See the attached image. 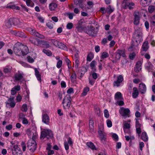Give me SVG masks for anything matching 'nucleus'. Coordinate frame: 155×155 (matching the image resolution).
Wrapping results in <instances>:
<instances>
[{
	"mask_svg": "<svg viewBox=\"0 0 155 155\" xmlns=\"http://www.w3.org/2000/svg\"><path fill=\"white\" fill-rule=\"evenodd\" d=\"M117 52L119 54L120 56H122L123 57L125 58L126 57L124 50L118 49L117 51Z\"/></svg>",
	"mask_w": 155,
	"mask_h": 155,
	"instance_id": "2f4dec72",
	"label": "nucleus"
},
{
	"mask_svg": "<svg viewBox=\"0 0 155 155\" xmlns=\"http://www.w3.org/2000/svg\"><path fill=\"white\" fill-rule=\"evenodd\" d=\"M22 123L24 124H27L28 123V121L27 119L25 117H23Z\"/></svg>",
	"mask_w": 155,
	"mask_h": 155,
	"instance_id": "e2e57ef3",
	"label": "nucleus"
},
{
	"mask_svg": "<svg viewBox=\"0 0 155 155\" xmlns=\"http://www.w3.org/2000/svg\"><path fill=\"white\" fill-rule=\"evenodd\" d=\"M73 25L71 22L68 23L67 25L66 28L68 29H71L73 27Z\"/></svg>",
	"mask_w": 155,
	"mask_h": 155,
	"instance_id": "3c124183",
	"label": "nucleus"
},
{
	"mask_svg": "<svg viewBox=\"0 0 155 155\" xmlns=\"http://www.w3.org/2000/svg\"><path fill=\"white\" fill-rule=\"evenodd\" d=\"M141 138L144 142H147L148 140V137L147 133L145 132H143L141 135Z\"/></svg>",
	"mask_w": 155,
	"mask_h": 155,
	"instance_id": "4be33fe9",
	"label": "nucleus"
},
{
	"mask_svg": "<svg viewBox=\"0 0 155 155\" xmlns=\"http://www.w3.org/2000/svg\"><path fill=\"white\" fill-rule=\"evenodd\" d=\"M133 92L132 94V96L133 98H136L138 96L139 92L136 87H134L133 88Z\"/></svg>",
	"mask_w": 155,
	"mask_h": 155,
	"instance_id": "a211bd4d",
	"label": "nucleus"
},
{
	"mask_svg": "<svg viewBox=\"0 0 155 155\" xmlns=\"http://www.w3.org/2000/svg\"><path fill=\"white\" fill-rule=\"evenodd\" d=\"M66 15L68 16L69 18L70 19H72L73 18V16H74V14L72 13H67Z\"/></svg>",
	"mask_w": 155,
	"mask_h": 155,
	"instance_id": "8fccbe9b",
	"label": "nucleus"
},
{
	"mask_svg": "<svg viewBox=\"0 0 155 155\" xmlns=\"http://www.w3.org/2000/svg\"><path fill=\"white\" fill-rule=\"evenodd\" d=\"M98 132L100 136L101 140H105L106 139V136L105 134V133H104L101 130H99Z\"/></svg>",
	"mask_w": 155,
	"mask_h": 155,
	"instance_id": "5701e85b",
	"label": "nucleus"
},
{
	"mask_svg": "<svg viewBox=\"0 0 155 155\" xmlns=\"http://www.w3.org/2000/svg\"><path fill=\"white\" fill-rule=\"evenodd\" d=\"M104 115L105 117L108 118L109 117V114L107 110L105 109L104 110Z\"/></svg>",
	"mask_w": 155,
	"mask_h": 155,
	"instance_id": "bf43d9fd",
	"label": "nucleus"
},
{
	"mask_svg": "<svg viewBox=\"0 0 155 155\" xmlns=\"http://www.w3.org/2000/svg\"><path fill=\"white\" fill-rule=\"evenodd\" d=\"M148 10H155V2L153 3V5L150 6Z\"/></svg>",
	"mask_w": 155,
	"mask_h": 155,
	"instance_id": "774afa93",
	"label": "nucleus"
},
{
	"mask_svg": "<svg viewBox=\"0 0 155 155\" xmlns=\"http://www.w3.org/2000/svg\"><path fill=\"white\" fill-rule=\"evenodd\" d=\"M146 68L149 72H150L153 70V66L150 63H148L146 66Z\"/></svg>",
	"mask_w": 155,
	"mask_h": 155,
	"instance_id": "c9c22d12",
	"label": "nucleus"
},
{
	"mask_svg": "<svg viewBox=\"0 0 155 155\" xmlns=\"http://www.w3.org/2000/svg\"><path fill=\"white\" fill-rule=\"evenodd\" d=\"M142 63L141 61H138L136 63V64L134 68V71L136 72H138L141 69V66Z\"/></svg>",
	"mask_w": 155,
	"mask_h": 155,
	"instance_id": "aec40b11",
	"label": "nucleus"
},
{
	"mask_svg": "<svg viewBox=\"0 0 155 155\" xmlns=\"http://www.w3.org/2000/svg\"><path fill=\"white\" fill-rule=\"evenodd\" d=\"M21 150L20 147L17 145L14 146L12 150L13 155H21Z\"/></svg>",
	"mask_w": 155,
	"mask_h": 155,
	"instance_id": "f8f14e48",
	"label": "nucleus"
},
{
	"mask_svg": "<svg viewBox=\"0 0 155 155\" xmlns=\"http://www.w3.org/2000/svg\"><path fill=\"white\" fill-rule=\"evenodd\" d=\"M87 5L88 9H90L93 7V3L92 2L89 1L87 3Z\"/></svg>",
	"mask_w": 155,
	"mask_h": 155,
	"instance_id": "5fc2aeb1",
	"label": "nucleus"
},
{
	"mask_svg": "<svg viewBox=\"0 0 155 155\" xmlns=\"http://www.w3.org/2000/svg\"><path fill=\"white\" fill-rule=\"evenodd\" d=\"M14 97H10L8 100V102L7 104H8L11 107H14L15 105V103L14 101Z\"/></svg>",
	"mask_w": 155,
	"mask_h": 155,
	"instance_id": "f3484780",
	"label": "nucleus"
},
{
	"mask_svg": "<svg viewBox=\"0 0 155 155\" xmlns=\"http://www.w3.org/2000/svg\"><path fill=\"white\" fill-rule=\"evenodd\" d=\"M149 48V46L148 45V41H145L143 43L142 45V50L144 51H147L148 49Z\"/></svg>",
	"mask_w": 155,
	"mask_h": 155,
	"instance_id": "b1692460",
	"label": "nucleus"
},
{
	"mask_svg": "<svg viewBox=\"0 0 155 155\" xmlns=\"http://www.w3.org/2000/svg\"><path fill=\"white\" fill-rule=\"evenodd\" d=\"M13 50L15 54L18 56L26 55L28 52V47L19 42L15 44Z\"/></svg>",
	"mask_w": 155,
	"mask_h": 155,
	"instance_id": "f257e3e1",
	"label": "nucleus"
},
{
	"mask_svg": "<svg viewBox=\"0 0 155 155\" xmlns=\"http://www.w3.org/2000/svg\"><path fill=\"white\" fill-rule=\"evenodd\" d=\"M135 120H136L135 125L136 128H140L141 125L138 121V119L136 118Z\"/></svg>",
	"mask_w": 155,
	"mask_h": 155,
	"instance_id": "49530a36",
	"label": "nucleus"
},
{
	"mask_svg": "<svg viewBox=\"0 0 155 155\" xmlns=\"http://www.w3.org/2000/svg\"><path fill=\"white\" fill-rule=\"evenodd\" d=\"M152 0H140V4L143 6L148 5L151 2Z\"/></svg>",
	"mask_w": 155,
	"mask_h": 155,
	"instance_id": "412c9836",
	"label": "nucleus"
},
{
	"mask_svg": "<svg viewBox=\"0 0 155 155\" xmlns=\"http://www.w3.org/2000/svg\"><path fill=\"white\" fill-rule=\"evenodd\" d=\"M51 145L49 144V155L53 154L54 153V151L53 150H50L51 148Z\"/></svg>",
	"mask_w": 155,
	"mask_h": 155,
	"instance_id": "052dcab7",
	"label": "nucleus"
},
{
	"mask_svg": "<svg viewBox=\"0 0 155 155\" xmlns=\"http://www.w3.org/2000/svg\"><path fill=\"white\" fill-rule=\"evenodd\" d=\"M62 64V61L59 60L57 63L56 66L58 68H60L61 67Z\"/></svg>",
	"mask_w": 155,
	"mask_h": 155,
	"instance_id": "4d7b16f0",
	"label": "nucleus"
},
{
	"mask_svg": "<svg viewBox=\"0 0 155 155\" xmlns=\"http://www.w3.org/2000/svg\"><path fill=\"white\" fill-rule=\"evenodd\" d=\"M94 124L93 120L92 119H90L89 122V129L90 132L93 131L94 130Z\"/></svg>",
	"mask_w": 155,
	"mask_h": 155,
	"instance_id": "cd10ccee",
	"label": "nucleus"
},
{
	"mask_svg": "<svg viewBox=\"0 0 155 155\" xmlns=\"http://www.w3.org/2000/svg\"><path fill=\"white\" fill-rule=\"evenodd\" d=\"M97 64V62L94 60H93L91 61L90 63V67L91 69L94 72L96 71V68L95 65Z\"/></svg>",
	"mask_w": 155,
	"mask_h": 155,
	"instance_id": "a878e982",
	"label": "nucleus"
},
{
	"mask_svg": "<svg viewBox=\"0 0 155 155\" xmlns=\"http://www.w3.org/2000/svg\"><path fill=\"white\" fill-rule=\"evenodd\" d=\"M136 54L135 53L133 52L131 53H130L129 54V58L131 60H133L134 58L135 57Z\"/></svg>",
	"mask_w": 155,
	"mask_h": 155,
	"instance_id": "864d4df0",
	"label": "nucleus"
},
{
	"mask_svg": "<svg viewBox=\"0 0 155 155\" xmlns=\"http://www.w3.org/2000/svg\"><path fill=\"white\" fill-rule=\"evenodd\" d=\"M89 90V87H85L84 88L83 90V92L82 93V95L83 96L86 95Z\"/></svg>",
	"mask_w": 155,
	"mask_h": 155,
	"instance_id": "79ce46f5",
	"label": "nucleus"
},
{
	"mask_svg": "<svg viewBox=\"0 0 155 155\" xmlns=\"http://www.w3.org/2000/svg\"><path fill=\"white\" fill-rule=\"evenodd\" d=\"M21 145L22 148V150L23 151H25L26 148V144L25 143L22 141L21 143Z\"/></svg>",
	"mask_w": 155,
	"mask_h": 155,
	"instance_id": "09e8293b",
	"label": "nucleus"
},
{
	"mask_svg": "<svg viewBox=\"0 0 155 155\" xmlns=\"http://www.w3.org/2000/svg\"><path fill=\"white\" fill-rule=\"evenodd\" d=\"M112 137L116 141H117L118 140V136L116 134H113Z\"/></svg>",
	"mask_w": 155,
	"mask_h": 155,
	"instance_id": "69168bd1",
	"label": "nucleus"
},
{
	"mask_svg": "<svg viewBox=\"0 0 155 155\" xmlns=\"http://www.w3.org/2000/svg\"><path fill=\"white\" fill-rule=\"evenodd\" d=\"M23 74L19 72L15 75V81H20L23 79Z\"/></svg>",
	"mask_w": 155,
	"mask_h": 155,
	"instance_id": "4468645a",
	"label": "nucleus"
},
{
	"mask_svg": "<svg viewBox=\"0 0 155 155\" xmlns=\"http://www.w3.org/2000/svg\"><path fill=\"white\" fill-rule=\"evenodd\" d=\"M139 90L141 94H145L146 91L145 85L143 83L140 84L139 85Z\"/></svg>",
	"mask_w": 155,
	"mask_h": 155,
	"instance_id": "ddd939ff",
	"label": "nucleus"
},
{
	"mask_svg": "<svg viewBox=\"0 0 155 155\" xmlns=\"http://www.w3.org/2000/svg\"><path fill=\"white\" fill-rule=\"evenodd\" d=\"M56 47H58L60 49L63 50L67 48V47L64 44L62 43L59 41Z\"/></svg>",
	"mask_w": 155,
	"mask_h": 155,
	"instance_id": "bb28decb",
	"label": "nucleus"
},
{
	"mask_svg": "<svg viewBox=\"0 0 155 155\" xmlns=\"http://www.w3.org/2000/svg\"><path fill=\"white\" fill-rule=\"evenodd\" d=\"M123 8L124 9H138L136 8V6L132 2L129 3L127 0H124L122 4Z\"/></svg>",
	"mask_w": 155,
	"mask_h": 155,
	"instance_id": "423d86ee",
	"label": "nucleus"
},
{
	"mask_svg": "<svg viewBox=\"0 0 155 155\" xmlns=\"http://www.w3.org/2000/svg\"><path fill=\"white\" fill-rule=\"evenodd\" d=\"M12 70V67L10 66L6 67L4 70V71L5 73H7L11 72Z\"/></svg>",
	"mask_w": 155,
	"mask_h": 155,
	"instance_id": "a19ab883",
	"label": "nucleus"
},
{
	"mask_svg": "<svg viewBox=\"0 0 155 155\" xmlns=\"http://www.w3.org/2000/svg\"><path fill=\"white\" fill-rule=\"evenodd\" d=\"M58 5L55 3L53 2L49 5V8L50 10H54L57 7Z\"/></svg>",
	"mask_w": 155,
	"mask_h": 155,
	"instance_id": "473e14b6",
	"label": "nucleus"
},
{
	"mask_svg": "<svg viewBox=\"0 0 155 155\" xmlns=\"http://www.w3.org/2000/svg\"><path fill=\"white\" fill-rule=\"evenodd\" d=\"M13 88H14V90H16V91H19L20 90L21 87L20 85H17L16 86H15Z\"/></svg>",
	"mask_w": 155,
	"mask_h": 155,
	"instance_id": "338daca9",
	"label": "nucleus"
},
{
	"mask_svg": "<svg viewBox=\"0 0 155 155\" xmlns=\"http://www.w3.org/2000/svg\"><path fill=\"white\" fill-rule=\"evenodd\" d=\"M94 58V55L92 53H89L87 57V60L88 61H91Z\"/></svg>",
	"mask_w": 155,
	"mask_h": 155,
	"instance_id": "4c0bfd02",
	"label": "nucleus"
},
{
	"mask_svg": "<svg viewBox=\"0 0 155 155\" xmlns=\"http://www.w3.org/2000/svg\"><path fill=\"white\" fill-rule=\"evenodd\" d=\"M71 96L69 94H67L63 99L62 104L64 109H68L70 106Z\"/></svg>",
	"mask_w": 155,
	"mask_h": 155,
	"instance_id": "39448f33",
	"label": "nucleus"
},
{
	"mask_svg": "<svg viewBox=\"0 0 155 155\" xmlns=\"http://www.w3.org/2000/svg\"><path fill=\"white\" fill-rule=\"evenodd\" d=\"M135 31L133 35V37L136 40V41L137 42L138 41L140 42L141 39L142 37V29L140 28H134Z\"/></svg>",
	"mask_w": 155,
	"mask_h": 155,
	"instance_id": "20e7f679",
	"label": "nucleus"
},
{
	"mask_svg": "<svg viewBox=\"0 0 155 155\" xmlns=\"http://www.w3.org/2000/svg\"><path fill=\"white\" fill-rule=\"evenodd\" d=\"M48 134V129H44L41 132L40 137L41 139L43 140Z\"/></svg>",
	"mask_w": 155,
	"mask_h": 155,
	"instance_id": "6ab92c4d",
	"label": "nucleus"
},
{
	"mask_svg": "<svg viewBox=\"0 0 155 155\" xmlns=\"http://www.w3.org/2000/svg\"><path fill=\"white\" fill-rule=\"evenodd\" d=\"M13 25L12 23V18H10L6 22V26L8 28H10L12 25Z\"/></svg>",
	"mask_w": 155,
	"mask_h": 155,
	"instance_id": "c756f323",
	"label": "nucleus"
},
{
	"mask_svg": "<svg viewBox=\"0 0 155 155\" xmlns=\"http://www.w3.org/2000/svg\"><path fill=\"white\" fill-rule=\"evenodd\" d=\"M81 71L82 72L81 74H84L85 72L87 71V70L85 67H83L81 68Z\"/></svg>",
	"mask_w": 155,
	"mask_h": 155,
	"instance_id": "13d9d810",
	"label": "nucleus"
},
{
	"mask_svg": "<svg viewBox=\"0 0 155 155\" xmlns=\"http://www.w3.org/2000/svg\"><path fill=\"white\" fill-rule=\"evenodd\" d=\"M27 30L29 31L30 33L32 35L37 37L40 38H44L45 37L43 35L40 34L37 32L35 30L31 28H27Z\"/></svg>",
	"mask_w": 155,
	"mask_h": 155,
	"instance_id": "1a4fd4ad",
	"label": "nucleus"
},
{
	"mask_svg": "<svg viewBox=\"0 0 155 155\" xmlns=\"http://www.w3.org/2000/svg\"><path fill=\"white\" fill-rule=\"evenodd\" d=\"M124 129H129L130 128V124L128 123H125L124 125Z\"/></svg>",
	"mask_w": 155,
	"mask_h": 155,
	"instance_id": "680f3d73",
	"label": "nucleus"
},
{
	"mask_svg": "<svg viewBox=\"0 0 155 155\" xmlns=\"http://www.w3.org/2000/svg\"><path fill=\"white\" fill-rule=\"evenodd\" d=\"M123 77L121 75H119L117 78V80L114 81L113 84L114 86L119 87L123 81Z\"/></svg>",
	"mask_w": 155,
	"mask_h": 155,
	"instance_id": "9d476101",
	"label": "nucleus"
},
{
	"mask_svg": "<svg viewBox=\"0 0 155 155\" xmlns=\"http://www.w3.org/2000/svg\"><path fill=\"white\" fill-rule=\"evenodd\" d=\"M109 57V54L106 52H104L102 53L101 55V59H104V58H107Z\"/></svg>",
	"mask_w": 155,
	"mask_h": 155,
	"instance_id": "58836bf2",
	"label": "nucleus"
},
{
	"mask_svg": "<svg viewBox=\"0 0 155 155\" xmlns=\"http://www.w3.org/2000/svg\"><path fill=\"white\" fill-rule=\"evenodd\" d=\"M27 58L28 61V62H29L30 63H32L34 62V60L33 59V58H32L30 56H28L27 57Z\"/></svg>",
	"mask_w": 155,
	"mask_h": 155,
	"instance_id": "6e6d98bb",
	"label": "nucleus"
},
{
	"mask_svg": "<svg viewBox=\"0 0 155 155\" xmlns=\"http://www.w3.org/2000/svg\"><path fill=\"white\" fill-rule=\"evenodd\" d=\"M21 110L22 111L26 112L27 110V105L26 104H23L21 107Z\"/></svg>",
	"mask_w": 155,
	"mask_h": 155,
	"instance_id": "603ef678",
	"label": "nucleus"
},
{
	"mask_svg": "<svg viewBox=\"0 0 155 155\" xmlns=\"http://www.w3.org/2000/svg\"><path fill=\"white\" fill-rule=\"evenodd\" d=\"M13 33L15 36L20 37H23L24 36V34L23 32L17 31H13Z\"/></svg>",
	"mask_w": 155,
	"mask_h": 155,
	"instance_id": "c85d7f7f",
	"label": "nucleus"
},
{
	"mask_svg": "<svg viewBox=\"0 0 155 155\" xmlns=\"http://www.w3.org/2000/svg\"><path fill=\"white\" fill-rule=\"evenodd\" d=\"M133 15L134 17V25H138L140 23V17L139 13V12H135L134 13Z\"/></svg>",
	"mask_w": 155,
	"mask_h": 155,
	"instance_id": "9b49d317",
	"label": "nucleus"
},
{
	"mask_svg": "<svg viewBox=\"0 0 155 155\" xmlns=\"http://www.w3.org/2000/svg\"><path fill=\"white\" fill-rule=\"evenodd\" d=\"M150 22L153 26H155V15H153L151 17Z\"/></svg>",
	"mask_w": 155,
	"mask_h": 155,
	"instance_id": "de8ad7c7",
	"label": "nucleus"
},
{
	"mask_svg": "<svg viewBox=\"0 0 155 155\" xmlns=\"http://www.w3.org/2000/svg\"><path fill=\"white\" fill-rule=\"evenodd\" d=\"M26 2L27 5L28 6L33 7L34 6V4L30 0H24Z\"/></svg>",
	"mask_w": 155,
	"mask_h": 155,
	"instance_id": "ea45409f",
	"label": "nucleus"
},
{
	"mask_svg": "<svg viewBox=\"0 0 155 155\" xmlns=\"http://www.w3.org/2000/svg\"><path fill=\"white\" fill-rule=\"evenodd\" d=\"M84 0H74V2L75 4L81 8L83 9L84 7V4L83 3Z\"/></svg>",
	"mask_w": 155,
	"mask_h": 155,
	"instance_id": "dca6fc26",
	"label": "nucleus"
},
{
	"mask_svg": "<svg viewBox=\"0 0 155 155\" xmlns=\"http://www.w3.org/2000/svg\"><path fill=\"white\" fill-rule=\"evenodd\" d=\"M35 75L38 81H40L41 80V75L39 74V72L37 68L35 69Z\"/></svg>",
	"mask_w": 155,
	"mask_h": 155,
	"instance_id": "f704fd0d",
	"label": "nucleus"
},
{
	"mask_svg": "<svg viewBox=\"0 0 155 155\" xmlns=\"http://www.w3.org/2000/svg\"><path fill=\"white\" fill-rule=\"evenodd\" d=\"M29 40L30 42L35 45L40 46L45 45L46 46V48L48 46L47 42L40 40L38 39L31 37L29 39Z\"/></svg>",
	"mask_w": 155,
	"mask_h": 155,
	"instance_id": "7ed1b4c3",
	"label": "nucleus"
},
{
	"mask_svg": "<svg viewBox=\"0 0 155 155\" xmlns=\"http://www.w3.org/2000/svg\"><path fill=\"white\" fill-rule=\"evenodd\" d=\"M50 41V44H52L56 46L58 42V41L54 39H51Z\"/></svg>",
	"mask_w": 155,
	"mask_h": 155,
	"instance_id": "a18cd8bd",
	"label": "nucleus"
},
{
	"mask_svg": "<svg viewBox=\"0 0 155 155\" xmlns=\"http://www.w3.org/2000/svg\"><path fill=\"white\" fill-rule=\"evenodd\" d=\"M86 144L87 146L91 149L92 150H97V148L93 143L91 142H87Z\"/></svg>",
	"mask_w": 155,
	"mask_h": 155,
	"instance_id": "393cba45",
	"label": "nucleus"
},
{
	"mask_svg": "<svg viewBox=\"0 0 155 155\" xmlns=\"http://www.w3.org/2000/svg\"><path fill=\"white\" fill-rule=\"evenodd\" d=\"M85 31V32L89 35L94 36V34H97V33L99 29L97 27L94 28L92 26H91Z\"/></svg>",
	"mask_w": 155,
	"mask_h": 155,
	"instance_id": "0eeeda50",
	"label": "nucleus"
},
{
	"mask_svg": "<svg viewBox=\"0 0 155 155\" xmlns=\"http://www.w3.org/2000/svg\"><path fill=\"white\" fill-rule=\"evenodd\" d=\"M122 97V94L119 92H117L115 95V99L116 100H118L121 99Z\"/></svg>",
	"mask_w": 155,
	"mask_h": 155,
	"instance_id": "e433bc0d",
	"label": "nucleus"
},
{
	"mask_svg": "<svg viewBox=\"0 0 155 155\" xmlns=\"http://www.w3.org/2000/svg\"><path fill=\"white\" fill-rule=\"evenodd\" d=\"M74 59L75 60V63L74 64L75 65V67L77 69L79 66L80 62L78 59L77 58H76Z\"/></svg>",
	"mask_w": 155,
	"mask_h": 155,
	"instance_id": "c03bdc74",
	"label": "nucleus"
},
{
	"mask_svg": "<svg viewBox=\"0 0 155 155\" xmlns=\"http://www.w3.org/2000/svg\"><path fill=\"white\" fill-rule=\"evenodd\" d=\"M42 121L45 123L48 124V117L47 114H44L42 117Z\"/></svg>",
	"mask_w": 155,
	"mask_h": 155,
	"instance_id": "72a5a7b5",
	"label": "nucleus"
},
{
	"mask_svg": "<svg viewBox=\"0 0 155 155\" xmlns=\"http://www.w3.org/2000/svg\"><path fill=\"white\" fill-rule=\"evenodd\" d=\"M119 113L122 116L126 118L129 117L130 111L128 108L122 107L119 110Z\"/></svg>",
	"mask_w": 155,
	"mask_h": 155,
	"instance_id": "6e6552de",
	"label": "nucleus"
},
{
	"mask_svg": "<svg viewBox=\"0 0 155 155\" xmlns=\"http://www.w3.org/2000/svg\"><path fill=\"white\" fill-rule=\"evenodd\" d=\"M7 8L15 9L16 10H19L20 8L16 5H14L12 2L8 4L6 7Z\"/></svg>",
	"mask_w": 155,
	"mask_h": 155,
	"instance_id": "2eb2a0df",
	"label": "nucleus"
},
{
	"mask_svg": "<svg viewBox=\"0 0 155 155\" xmlns=\"http://www.w3.org/2000/svg\"><path fill=\"white\" fill-rule=\"evenodd\" d=\"M107 125L108 127H110L112 126V123L111 120H108L107 122Z\"/></svg>",
	"mask_w": 155,
	"mask_h": 155,
	"instance_id": "0e129e2a",
	"label": "nucleus"
},
{
	"mask_svg": "<svg viewBox=\"0 0 155 155\" xmlns=\"http://www.w3.org/2000/svg\"><path fill=\"white\" fill-rule=\"evenodd\" d=\"M36 137L37 136L35 135L32 137V139L28 143V148L31 152H34L36 149L37 144L35 140Z\"/></svg>",
	"mask_w": 155,
	"mask_h": 155,
	"instance_id": "f03ea898",
	"label": "nucleus"
},
{
	"mask_svg": "<svg viewBox=\"0 0 155 155\" xmlns=\"http://www.w3.org/2000/svg\"><path fill=\"white\" fill-rule=\"evenodd\" d=\"M85 27L83 25L77 26L76 28L78 31L79 32H81L82 31L84 30Z\"/></svg>",
	"mask_w": 155,
	"mask_h": 155,
	"instance_id": "37998d69",
	"label": "nucleus"
},
{
	"mask_svg": "<svg viewBox=\"0 0 155 155\" xmlns=\"http://www.w3.org/2000/svg\"><path fill=\"white\" fill-rule=\"evenodd\" d=\"M12 23L13 25H20L21 22L19 19L17 18H12Z\"/></svg>",
	"mask_w": 155,
	"mask_h": 155,
	"instance_id": "7c9ffc66",
	"label": "nucleus"
}]
</instances>
